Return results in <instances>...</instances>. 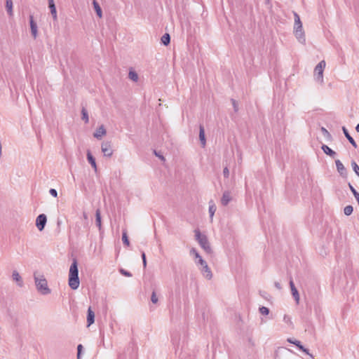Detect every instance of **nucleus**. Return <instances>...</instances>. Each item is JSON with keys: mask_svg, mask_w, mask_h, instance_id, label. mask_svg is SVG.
Masks as SVG:
<instances>
[{"mask_svg": "<svg viewBox=\"0 0 359 359\" xmlns=\"http://www.w3.org/2000/svg\"><path fill=\"white\" fill-rule=\"evenodd\" d=\"M78 262L76 259H73L69 272V285L72 290H76L79 287Z\"/></svg>", "mask_w": 359, "mask_h": 359, "instance_id": "nucleus-1", "label": "nucleus"}, {"mask_svg": "<svg viewBox=\"0 0 359 359\" xmlns=\"http://www.w3.org/2000/svg\"><path fill=\"white\" fill-rule=\"evenodd\" d=\"M294 33L297 40L302 44L306 43L305 34L303 29L302 23L300 20L299 15L294 12Z\"/></svg>", "mask_w": 359, "mask_h": 359, "instance_id": "nucleus-2", "label": "nucleus"}, {"mask_svg": "<svg viewBox=\"0 0 359 359\" xmlns=\"http://www.w3.org/2000/svg\"><path fill=\"white\" fill-rule=\"evenodd\" d=\"M35 285L37 290L42 294L46 295L50 293L47 283V280L43 275L36 276V273L34 275Z\"/></svg>", "mask_w": 359, "mask_h": 359, "instance_id": "nucleus-3", "label": "nucleus"}, {"mask_svg": "<svg viewBox=\"0 0 359 359\" xmlns=\"http://www.w3.org/2000/svg\"><path fill=\"white\" fill-rule=\"evenodd\" d=\"M326 66V63L325 60H321L315 67L313 77L314 80L320 85H323L324 83L323 80V72L325 67Z\"/></svg>", "mask_w": 359, "mask_h": 359, "instance_id": "nucleus-4", "label": "nucleus"}, {"mask_svg": "<svg viewBox=\"0 0 359 359\" xmlns=\"http://www.w3.org/2000/svg\"><path fill=\"white\" fill-rule=\"evenodd\" d=\"M196 239L198 242L201 247L207 252H211V248L209 241L205 235L201 234L198 229L195 230Z\"/></svg>", "mask_w": 359, "mask_h": 359, "instance_id": "nucleus-5", "label": "nucleus"}, {"mask_svg": "<svg viewBox=\"0 0 359 359\" xmlns=\"http://www.w3.org/2000/svg\"><path fill=\"white\" fill-rule=\"evenodd\" d=\"M101 149L104 156L111 157L113 154L111 144L109 141L103 142L102 143Z\"/></svg>", "mask_w": 359, "mask_h": 359, "instance_id": "nucleus-6", "label": "nucleus"}, {"mask_svg": "<svg viewBox=\"0 0 359 359\" xmlns=\"http://www.w3.org/2000/svg\"><path fill=\"white\" fill-rule=\"evenodd\" d=\"M46 222L47 217L44 214H41L36 217V226L39 231H42L44 229Z\"/></svg>", "mask_w": 359, "mask_h": 359, "instance_id": "nucleus-7", "label": "nucleus"}, {"mask_svg": "<svg viewBox=\"0 0 359 359\" xmlns=\"http://www.w3.org/2000/svg\"><path fill=\"white\" fill-rule=\"evenodd\" d=\"M29 25L32 36L35 39L38 36V27L36 22L34 20V16L29 15Z\"/></svg>", "mask_w": 359, "mask_h": 359, "instance_id": "nucleus-8", "label": "nucleus"}, {"mask_svg": "<svg viewBox=\"0 0 359 359\" xmlns=\"http://www.w3.org/2000/svg\"><path fill=\"white\" fill-rule=\"evenodd\" d=\"M107 134V130L103 125H101L93 133V137L97 140H101Z\"/></svg>", "mask_w": 359, "mask_h": 359, "instance_id": "nucleus-9", "label": "nucleus"}, {"mask_svg": "<svg viewBox=\"0 0 359 359\" xmlns=\"http://www.w3.org/2000/svg\"><path fill=\"white\" fill-rule=\"evenodd\" d=\"M290 287L291 289L292 294L293 297L294 298L296 303L299 304V294L298 290H297L292 280H290Z\"/></svg>", "mask_w": 359, "mask_h": 359, "instance_id": "nucleus-10", "label": "nucleus"}, {"mask_svg": "<svg viewBox=\"0 0 359 359\" xmlns=\"http://www.w3.org/2000/svg\"><path fill=\"white\" fill-rule=\"evenodd\" d=\"M12 278L13 280L17 283V285L19 286V287H22L23 286V280L20 276V275L19 274V273L14 270L12 273Z\"/></svg>", "mask_w": 359, "mask_h": 359, "instance_id": "nucleus-11", "label": "nucleus"}, {"mask_svg": "<svg viewBox=\"0 0 359 359\" xmlns=\"http://www.w3.org/2000/svg\"><path fill=\"white\" fill-rule=\"evenodd\" d=\"M231 201V196L229 191H226L223 193L221 198V203L222 205L226 206Z\"/></svg>", "mask_w": 359, "mask_h": 359, "instance_id": "nucleus-12", "label": "nucleus"}, {"mask_svg": "<svg viewBox=\"0 0 359 359\" xmlns=\"http://www.w3.org/2000/svg\"><path fill=\"white\" fill-rule=\"evenodd\" d=\"M342 131L345 135V137L347 138V140L349 141V142L352 144V146L355 148H357L358 145L354 140V139L350 135L348 130L345 126L342 127Z\"/></svg>", "mask_w": 359, "mask_h": 359, "instance_id": "nucleus-13", "label": "nucleus"}, {"mask_svg": "<svg viewBox=\"0 0 359 359\" xmlns=\"http://www.w3.org/2000/svg\"><path fill=\"white\" fill-rule=\"evenodd\" d=\"M200 270L201 271V273H203V276L205 277L207 279L210 280L212 277V273L208 265H205L204 267H201Z\"/></svg>", "mask_w": 359, "mask_h": 359, "instance_id": "nucleus-14", "label": "nucleus"}, {"mask_svg": "<svg viewBox=\"0 0 359 359\" xmlns=\"http://www.w3.org/2000/svg\"><path fill=\"white\" fill-rule=\"evenodd\" d=\"M336 167L337 169V171L341 175H346V170L343 165V163L339 160L335 161Z\"/></svg>", "mask_w": 359, "mask_h": 359, "instance_id": "nucleus-15", "label": "nucleus"}, {"mask_svg": "<svg viewBox=\"0 0 359 359\" xmlns=\"http://www.w3.org/2000/svg\"><path fill=\"white\" fill-rule=\"evenodd\" d=\"M199 139L203 147H204L206 144V140L205 137L204 127L202 125H200L199 126Z\"/></svg>", "mask_w": 359, "mask_h": 359, "instance_id": "nucleus-16", "label": "nucleus"}, {"mask_svg": "<svg viewBox=\"0 0 359 359\" xmlns=\"http://www.w3.org/2000/svg\"><path fill=\"white\" fill-rule=\"evenodd\" d=\"M94 322H95V313L92 311L91 308L89 307L88 309V315H87L88 326H90V325L93 324Z\"/></svg>", "mask_w": 359, "mask_h": 359, "instance_id": "nucleus-17", "label": "nucleus"}, {"mask_svg": "<svg viewBox=\"0 0 359 359\" xmlns=\"http://www.w3.org/2000/svg\"><path fill=\"white\" fill-rule=\"evenodd\" d=\"M287 341L290 342V344H293L296 345L299 348V350H302L303 352L306 353V354H309V350L305 348L301 344V342L299 341L292 340V339H288Z\"/></svg>", "mask_w": 359, "mask_h": 359, "instance_id": "nucleus-18", "label": "nucleus"}, {"mask_svg": "<svg viewBox=\"0 0 359 359\" xmlns=\"http://www.w3.org/2000/svg\"><path fill=\"white\" fill-rule=\"evenodd\" d=\"M321 149L327 155L332 158H334L336 156V152L325 144H323Z\"/></svg>", "mask_w": 359, "mask_h": 359, "instance_id": "nucleus-19", "label": "nucleus"}, {"mask_svg": "<svg viewBox=\"0 0 359 359\" xmlns=\"http://www.w3.org/2000/svg\"><path fill=\"white\" fill-rule=\"evenodd\" d=\"M87 159H88L89 163L92 165V167L96 170L97 165H96L95 159L93 156V155L91 154V153L89 150L87 151Z\"/></svg>", "mask_w": 359, "mask_h": 359, "instance_id": "nucleus-20", "label": "nucleus"}, {"mask_svg": "<svg viewBox=\"0 0 359 359\" xmlns=\"http://www.w3.org/2000/svg\"><path fill=\"white\" fill-rule=\"evenodd\" d=\"M95 223L97 227L99 228V230L100 231L102 229V222H101V213L100 210L97 209L95 212Z\"/></svg>", "mask_w": 359, "mask_h": 359, "instance_id": "nucleus-21", "label": "nucleus"}, {"mask_svg": "<svg viewBox=\"0 0 359 359\" xmlns=\"http://www.w3.org/2000/svg\"><path fill=\"white\" fill-rule=\"evenodd\" d=\"M93 5L94 9H95L97 16L99 18H102V9H101L98 2L96 0H93Z\"/></svg>", "mask_w": 359, "mask_h": 359, "instance_id": "nucleus-22", "label": "nucleus"}, {"mask_svg": "<svg viewBox=\"0 0 359 359\" xmlns=\"http://www.w3.org/2000/svg\"><path fill=\"white\" fill-rule=\"evenodd\" d=\"M217 210V208H216V205L214 203V202L212 201H210L209 202V209H208V211H209V214H210V217L211 219H212L215 213V211Z\"/></svg>", "mask_w": 359, "mask_h": 359, "instance_id": "nucleus-23", "label": "nucleus"}, {"mask_svg": "<svg viewBox=\"0 0 359 359\" xmlns=\"http://www.w3.org/2000/svg\"><path fill=\"white\" fill-rule=\"evenodd\" d=\"M6 7L9 15H13V1L12 0H6Z\"/></svg>", "mask_w": 359, "mask_h": 359, "instance_id": "nucleus-24", "label": "nucleus"}, {"mask_svg": "<svg viewBox=\"0 0 359 359\" xmlns=\"http://www.w3.org/2000/svg\"><path fill=\"white\" fill-rule=\"evenodd\" d=\"M170 42V36L169 34L165 33L161 37V43L165 45L168 46Z\"/></svg>", "mask_w": 359, "mask_h": 359, "instance_id": "nucleus-25", "label": "nucleus"}, {"mask_svg": "<svg viewBox=\"0 0 359 359\" xmlns=\"http://www.w3.org/2000/svg\"><path fill=\"white\" fill-rule=\"evenodd\" d=\"M128 78L133 81L137 82L138 81V74L133 70H130L128 73Z\"/></svg>", "mask_w": 359, "mask_h": 359, "instance_id": "nucleus-26", "label": "nucleus"}, {"mask_svg": "<svg viewBox=\"0 0 359 359\" xmlns=\"http://www.w3.org/2000/svg\"><path fill=\"white\" fill-rule=\"evenodd\" d=\"M353 211V208L352 205H346L344 209V215H346V216H349L352 214Z\"/></svg>", "mask_w": 359, "mask_h": 359, "instance_id": "nucleus-27", "label": "nucleus"}, {"mask_svg": "<svg viewBox=\"0 0 359 359\" xmlns=\"http://www.w3.org/2000/svg\"><path fill=\"white\" fill-rule=\"evenodd\" d=\"M82 114V119L85 121V123H88L89 118H88V114L87 110L85 108H83L81 110Z\"/></svg>", "mask_w": 359, "mask_h": 359, "instance_id": "nucleus-28", "label": "nucleus"}, {"mask_svg": "<svg viewBox=\"0 0 359 359\" xmlns=\"http://www.w3.org/2000/svg\"><path fill=\"white\" fill-rule=\"evenodd\" d=\"M122 241H123V243L124 245H127V246H129L130 245V241H129V239L128 238V236H127V232L126 231H123V234H122Z\"/></svg>", "mask_w": 359, "mask_h": 359, "instance_id": "nucleus-29", "label": "nucleus"}, {"mask_svg": "<svg viewBox=\"0 0 359 359\" xmlns=\"http://www.w3.org/2000/svg\"><path fill=\"white\" fill-rule=\"evenodd\" d=\"M351 165H352L353 171L359 177V166L358 165V164L355 161H353L351 163Z\"/></svg>", "mask_w": 359, "mask_h": 359, "instance_id": "nucleus-30", "label": "nucleus"}, {"mask_svg": "<svg viewBox=\"0 0 359 359\" xmlns=\"http://www.w3.org/2000/svg\"><path fill=\"white\" fill-rule=\"evenodd\" d=\"M259 310L262 315H268L269 313V309L267 307L262 306Z\"/></svg>", "mask_w": 359, "mask_h": 359, "instance_id": "nucleus-31", "label": "nucleus"}, {"mask_svg": "<svg viewBox=\"0 0 359 359\" xmlns=\"http://www.w3.org/2000/svg\"><path fill=\"white\" fill-rule=\"evenodd\" d=\"M190 253L195 257L196 259H198L200 257H201V256L195 248H192L190 251Z\"/></svg>", "mask_w": 359, "mask_h": 359, "instance_id": "nucleus-32", "label": "nucleus"}, {"mask_svg": "<svg viewBox=\"0 0 359 359\" xmlns=\"http://www.w3.org/2000/svg\"><path fill=\"white\" fill-rule=\"evenodd\" d=\"M119 272L124 276H126V277L132 276V273L130 272H129L123 269H120Z\"/></svg>", "mask_w": 359, "mask_h": 359, "instance_id": "nucleus-33", "label": "nucleus"}, {"mask_svg": "<svg viewBox=\"0 0 359 359\" xmlns=\"http://www.w3.org/2000/svg\"><path fill=\"white\" fill-rule=\"evenodd\" d=\"M83 350V346L81 344H79L77 346V359H81V355Z\"/></svg>", "mask_w": 359, "mask_h": 359, "instance_id": "nucleus-34", "label": "nucleus"}, {"mask_svg": "<svg viewBox=\"0 0 359 359\" xmlns=\"http://www.w3.org/2000/svg\"><path fill=\"white\" fill-rule=\"evenodd\" d=\"M151 301L154 304H156L158 302V297H157L156 294V292L154 291L151 294Z\"/></svg>", "mask_w": 359, "mask_h": 359, "instance_id": "nucleus-35", "label": "nucleus"}, {"mask_svg": "<svg viewBox=\"0 0 359 359\" xmlns=\"http://www.w3.org/2000/svg\"><path fill=\"white\" fill-rule=\"evenodd\" d=\"M141 257L142 259L143 266L145 269L147 267V259H146V255H145L144 252H142Z\"/></svg>", "mask_w": 359, "mask_h": 359, "instance_id": "nucleus-36", "label": "nucleus"}, {"mask_svg": "<svg viewBox=\"0 0 359 359\" xmlns=\"http://www.w3.org/2000/svg\"><path fill=\"white\" fill-rule=\"evenodd\" d=\"M48 7L50 10L56 9L54 0H48Z\"/></svg>", "mask_w": 359, "mask_h": 359, "instance_id": "nucleus-37", "label": "nucleus"}, {"mask_svg": "<svg viewBox=\"0 0 359 359\" xmlns=\"http://www.w3.org/2000/svg\"><path fill=\"white\" fill-rule=\"evenodd\" d=\"M231 102L233 107V109L235 112H237L238 111V105L236 101L234 99H231Z\"/></svg>", "mask_w": 359, "mask_h": 359, "instance_id": "nucleus-38", "label": "nucleus"}, {"mask_svg": "<svg viewBox=\"0 0 359 359\" xmlns=\"http://www.w3.org/2000/svg\"><path fill=\"white\" fill-rule=\"evenodd\" d=\"M283 321L287 323V324H289V325H291L292 324V320H291V318L290 316H287V315H285L284 317H283Z\"/></svg>", "mask_w": 359, "mask_h": 359, "instance_id": "nucleus-39", "label": "nucleus"}, {"mask_svg": "<svg viewBox=\"0 0 359 359\" xmlns=\"http://www.w3.org/2000/svg\"><path fill=\"white\" fill-rule=\"evenodd\" d=\"M49 193L52 196H53L55 198H56L57 196V191L55 189H50L49 191Z\"/></svg>", "mask_w": 359, "mask_h": 359, "instance_id": "nucleus-40", "label": "nucleus"}, {"mask_svg": "<svg viewBox=\"0 0 359 359\" xmlns=\"http://www.w3.org/2000/svg\"><path fill=\"white\" fill-rule=\"evenodd\" d=\"M223 175L224 177L228 178L229 176V170L227 167H225L223 170Z\"/></svg>", "mask_w": 359, "mask_h": 359, "instance_id": "nucleus-41", "label": "nucleus"}, {"mask_svg": "<svg viewBox=\"0 0 359 359\" xmlns=\"http://www.w3.org/2000/svg\"><path fill=\"white\" fill-rule=\"evenodd\" d=\"M50 13H51L53 20H56L57 18L56 9L51 10Z\"/></svg>", "mask_w": 359, "mask_h": 359, "instance_id": "nucleus-42", "label": "nucleus"}, {"mask_svg": "<svg viewBox=\"0 0 359 359\" xmlns=\"http://www.w3.org/2000/svg\"><path fill=\"white\" fill-rule=\"evenodd\" d=\"M348 187L350 188V190L353 193V196H355V194H357L358 192L356 191V189L349 183Z\"/></svg>", "mask_w": 359, "mask_h": 359, "instance_id": "nucleus-43", "label": "nucleus"}, {"mask_svg": "<svg viewBox=\"0 0 359 359\" xmlns=\"http://www.w3.org/2000/svg\"><path fill=\"white\" fill-rule=\"evenodd\" d=\"M321 131L325 136H330L329 132L324 127L321 128Z\"/></svg>", "mask_w": 359, "mask_h": 359, "instance_id": "nucleus-44", "label": "nucleus"}, {"mask_svg": "<svg viewBox=\"0 0 359 359\" xmlns=\"http://www.w3.org/2000/svg\"><path fill=\"white\" fill-rule=\"evenodd\" d=\"M154 154L158 156L161 160L162 161H165V158L163 157V156H162L161 154H160L159 153H158L156 151H154Z\"/></svg>", "mask_w": 359, "mask_h": 359, "instance_id": "nucleus-45", "label": "nucleus"}, {"mask_svg": "<svg viewBox=\"0 0 359 359\" xmlns=\"http://www.w3.org/2000/svg\"><path fill=\"white\" fill-rule=\"evenodd\" d=\"M203 262L204 260L203 259L202 257H200L198 259L196 260V263L198 265H201Z\"/></svg>", "mask_w": 359, "mask_h": 359, "instance_id": "nucleus-46", "label": "nucleus"}, {"mask_svg": "<svg viewBox=\"0 0 359 359\" xmlns=\"http://www.w3.org/2000/svg\"><path fill=\"white\" fill-rule=\"evenodd\" d=\"M172 341L173 344H177L178 343L177 338H174L173 337H172Z\"/></svg>", "mask_w": 359, "mask_h": 359, "instance_id": "nucleus-47", "label": "nucleus"}, {"mask_svg": "<svg viewBox=\"0 0 359 359\" xmlns=\"http://www.w3.org/2000/svg\"><path fill=\"white\" fill-rule=\"evenodd\" d=\"M275 286H276V287H277L278 289H280V288H281V287H280V284L279 283H278V282H276V283H275Z\"/></svg>", "mask_w": 359, "mask_h": 359, "instance_id": "nucleus-48", "label": "nucleus"}, {"mask_svg": "<svg viewBox=\"0 0 359 359\" xmlns=\"http://www.w3.org/2000/svg\"><path fill=\"white\" fill-rule=\"evenodd\" d=\"M207 264V262L204 260V262L201 264V267H204Z\"/></svg>", "mask_w": 359, "mask_h": 359, "instance_id": "nucleus-49", "label": "nucleus"}, {"mask_svg": "<svg viewBox=\"0 0 359 359\" xmlns=\"http://www.w3.org/2000/svg\"><path fill=\"white\" fill-rule=\"evenodd\" d=\"M355 130L358 133H359V123L356 126Z\"/></svg>", "mask_w": 359, "mask_h": 359, "instance_id": "nucleus-50", "label": "nucleus"}, {"mask_svg": "<svg viewBox=\"0 0 359 359\" xmlns=\"http://www.w3.org/2000/svg\"><path fill=\"white\" fill-rule=\"evenodd\" d=\"M83 218L86 219L88 218V215L86 212L83 213Z\"/></svg>", "mask_w": 359, "mask_h": 359, "instance_id": "nucleus-51", "label": "nucleus"}, {"mask_svg": "<svg viewBox=\"0 0 359 359\" xmlns=\"http://www.w3.org/2000/svg\"><path fill=\"white\" fill-rule=\"evenodd\" d=\"M61 224V222L60 220H57V225H60Z\"/></svg>", "mask_w": 359, "mask_h": 359, "instance_id": "nucleus-52", "label": "nucleus"}]
</instances>
